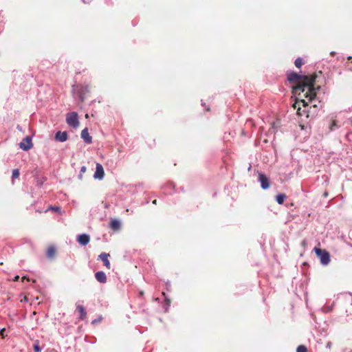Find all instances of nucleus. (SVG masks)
Instances as JSON below:
<instances>
[{
	"label": "nucleus",
	"mask_w": 352,
	"mask_h": 352,
	"mask_svg": "<svg viewBox=\"0 0 352 352\" xmlns=\"http://www.w3.org/2000/svg\"><path fill=\"white\" fill-rule=\"evenodd\" d=\"M287 80L289 82H294L296 85L292 87V93L298 95L302 98H296L292 107L296 109V113L299 116H302L307 111L301 110V107L305 109L307 107V102L305 98L311 101L316 96V90L320 89V86L316 88L314 87L317 74L314 73L309 76L300 75L294 72H289L287 74Z\"/></svg>",
	"instance_id": "obj_1"
},
{
	"label": "nucleus",
	"mask_w": 352,
	"mask_h": 352,
	"mask_svg": "<svg viewBox=\"0 0 352 352\" xmlns=\"http://www.w3.org/2000/svg\"><path fill=\"white\" fill-rule=\"evenodd\" d=\"M49 210H54V211H56V212H58L60 210V208L58 207L50 206L49 207Z\"/></svg>",
	"instance_id": "obj_21"
},
{
	"label": "nucleus",
	"mask_w": 352,
	"mask_h": 352,
	"mask_svg": "<svg viewBox=\"0 0 352 352\" xmlns=\"http://www.w3.org/2000/svg\"><path fill=\"white\" fill-rule=\"evenodd\" d=\"M109 256H110L109 254L104 253V252L100 254L99 256V258L102 260L104 266L109 270L111 268V264L109 261Z\"/></svg>",
	"instance_id": "obj_8"
},
{
	"label": "nucleus",
	"mask_w": 352,
	"mask_h": 352,
	"mask_svg": "<svg viewBox=\"0 0 352 352\" xmlns=\"http://www.w3.org/2000/svg\"><path fill=\"white\" fill-rule=\"evenodd\" d=\"M81 138L87 144H91L92 142V138L89 135L87 128H85L82 131Z\"/></svg>",
	"instance_id": "obj_10"
},
{
	"label": "nucleus",
	"mask_w": 352,
	"mask_h": 352,
	"mask_svg": "<svg viewBox=\"0 0 352 352\" xmlns=\"http://www.w3.org/2000/svg\"><path fill=\"white\" fill-rule=\"evenodd\" d=\"M78 242L82 245H86L90 241V237L88 234H82L78 236Z\"/></svg>",
	"instance_id": "obj_9"
},
{
	"label": "nucleus",
	"mask_w": 352,
	"mask_h": 352,
	"mask_svg": "<svg viewBox=\"0 0 352 352\" xmlns=\"http://www.w3.org/2000/svg\"><path fill=\"white\" fill-rule=\"evenodd\" d=\"M24 280H27L28 281L30 280V279L28 278H27L26 276L22 277V281H23Z\"/></svg>",
	"instance_id": "obj_26"
},
{
	"label": "nucleus",
	"mask_w": 352,
	"mask_h": 352,
	"mask_svg": "<svg viewBox=\"0 0 352 352\" xmlns=\"http://www.w3.org/2000/svg\"><path fill=\"white\" fill-rule=\"evenodd\" d=\"M104 176V171L102 164L97 163L96 166V171L94 173V178L102 179Z\"/></svg>",
	"instance_id": "obj_6"
},
{
	"label": "nucleus",
	"mask_w": 352,
	"mask_h": 352,
	"mask_svg": "<svg viewBox=\"0 0 352 352\" xmlns=\"http://www.w3.org/2000/svg\"><path fill=\"white\" fill-rule=\"evenodd\" d=\"M23 301H24V302H25V301H28V298H27L26 296H25V297L23 298V299H22V300H21V302H23Z\"/></svg>",
	"instance_id": "obj_27"
},
{
	"label": "nucleus",
	"mask_w": 352,
	"mask_h": 352,
	"mask_svg": "<svg viewBox=\"0 0 352 352\" xmlns=\"http://www.w3.org/2000/svg\"><path fill=\"white\" fill-rule=\"evenodd\" d=\"M313 107V108H317V105H316V104H314V105H313V107Z\"/></svg>",
	"instance_id": "obj_33"
},
{
	"label": "nucleus",
	"mask_w": 352,
	"mask_h": 352,
	"mask_svg": "<svg viewBox=\"0 0 352 352\" xmlns=\"http://www.w3.org/2000/svg\"><path fill=\"white\" fill-rule=\"evenodd\" d=\"M20 148L23 151H28L33 146V144L32 142V138L30 136L25 137L22 142L19 143Z\"/></svg>",
	"instance_id": "obj_5"
},
{
	"label": "nucleus",
	"mask_w": 352,
	"mask_h": 352,
	"mask_svg": "<svg viewBox=\"0 0 352 352\" xmlns=\"http://www.w3.org/2000/svg\"><path fill=\"white\" fill-rule=\"evenodd\" d=\"M336 122H333L332 125H331V127H330V130H331V131H332V130H333V128L334 126H336Z\"/></svg>",
	"instance_id": "obj_24"
},
{
	"label": "nucleus",
	"mask_w": 352,
	"mask_h": 352,
	"mask_svg": "<svg viewBox=\"0 0 352 352\" xmlns=\"http://www.w3.org/2000/svg\"><path fill=\"white\" fill-rule=\"evenodd\" d=\"M296 352H307V349L305 345H299L297 347Z\"/></svg>",
	"instance_id": "obj_18"
},
{
	"label": "nucleus",
	"mask_w": 352,
	"mask_h": 352,
	"mask_svg": "<svg viewBox=\"0 0 352 352\" xmlns=\"http://www.w3.org/2000/svg\"><path fill=\"white\" fill-rule=\"evenodd\" d=\"M351 58H352V57H351V56H349V57L347 58V59H348V60H351Z\"/></svg>",
	"instance_id": "obj_32"
},
{
	"label": "nucleus",
	"mask_w": 352,
	"mask_h": 352,
	"mask_svg": "<svg viewBox=\"0 0 352 352\" xmlns=\"http://www.w3.org/2000/svg\"><path fill=\"white\" fill-rule=\"evenodd\" d=\"M76 310L79 312L80 315L78 317L79 320H83L87 317V312L82 305H76Z\"/></svg>",
	"instance_id": "obj_11"
},
{
	"label": "nucleus",
	"mask_w": 352,
	"mask_h": 352,
	"mask_svg": "<svg viewBox=\"0 0 352 352\" xmlns=\"http://www.w3.org/2000/svg\"><path fill=\"white\" fill-rule=\"evenodd\" d=\"M12 178L13 179H16V178H19V169H14L12 170Z\"/></svg>",
	"instance_id": "obj_20"
},
{
	"label": "nucleus",
	"mask_w": 352,
	"mask_h": 352,
	"mask_svg": "<svg viewBox=\"0 0 352 352\" xmlns=\"http://www.w3.org/2000/svg\"><path fill=\"white\" fill-rule=\"evenodd\" d=\"M294 64L296 67L300 68L304 64V62L303 60L299 57L296 59Z\"/></svg>",
	"instance_id": "obj_17"
},
{
	"label": "nucleus",
	"mask_w": 352,
	"mask_h": 352,
	"mask_svg": "<svg viewBox=\"0 0 352 352\" xmlns=\"http://www.w3.org/2000/svg\"><path fill=\"white\" fill-rule=\"evenodd\" d=\"M17 129H18L19 131H21V128L19 126H17Z\"/></svg>",
	"instance_id": "obj_31"
},
{
	"label": "nucleus",
	"mask_w": 352,
	"mask_h": 352,
	"mask_svg": "<svg viewBox=\"0 0 352 352\" xmlns=\"http://www.w3.org/2000/svg\"><path fill=\"white\" fill-rule=\"evenodd\" d=\"M34 352H41V349L39 346L38 340L35 341V343L34 344Z\"/></svg>",
	"instance_id": "obj_19"
},
{
	"label": "nucleus",
	"mask_w": 352,
	"mask_h": 352,
	"mask_svg": "<svg viewBox=\"0 0 352 352\" xmlns=\"http://www.w3.org/2000/svg\"><path fill=\"white\" fill-rule=\"evenodd\" d=\"M74 91L77 92V94L80 99L81 101L85 100V96L86 93L89 91V86H83V85H77L76 87L73 88Z\"/></svg>",
	"instance_id": "obj_4"
},
{
	"label": "nucleus",
	"mask_w": 352,
	"mask_h": 352,
	"mask_svg": "<svg viewBox=\"0 0 352 352\" xmlns=\"http://www.w3.org/2000/svg\"><path fill=\"white\" fill-rule=\"evenodd\" d=\"M66 121L69 126L76 128L79 125L77 113L71 112L67 113L66 116Z\"/></svg>",
	"instance_id": "obj_3"
},
{
	"label": "nucleus",
	"mask_w": 352,
	"mask_h": 352,
	"mask_svg": "<svg viewBox=\"0 0 352 352\" xmlns=\"http://www.w3.org/2000/svg\"><path fill=\"white\" fill-rule=\"evenodd\" d=\"M286 199V195L285 194H278L276 197V200L279 204H283Z\"/></svg>",
	"instance_id": "obj_16"
},
{
	"label": "nucleus",
	"mask_w": 352,
	"mask_h": 352,
	"mask_svg": "<svg viewBox=\"0 0 352 352\" xmlns=\"http://www.w3.org/2000/svg\"><path fill=\"white\" fill-rule=\"evenodd\" d=\"M323 195H324V197H327L328 196V193L327 192H324Z\"/></svg>",
	"instance_id": "obj_29"
},
{
	"label": "nucleus",
	"mask_w": 352,
	"mask_h": 352,
	"mask_svg": "<svg viewBox=\"0 0 352 352\" xmlns=\"http://www.w3.org/2000/svg\"><path fill=\"white\" fill-rule=\"evenodd\" d=\"M258 180L261 182V185L263 189L265 190L270 187V181L264 174L259 173Z\"/></svg>",
	"instance_id": "obj_7"
},
{
	"label": "nucleus",
	"mask_w": 352,
	"mask_h": 352,
	"mask_svg": "<svg viewBox=\"0 0 352 352\" xmlns=\"http://www.w3.org/2000/svg\"><path fill=\"white\" fill-rule=\"evenodd\" d=\"M109 227L111 230L118 231L120 229L121 227L120 222L117 219H113L110 222Z\"/></svg>",
	"instance_id": "obj_15"
},
{
	"label": "nucleus",
	"mask_w": 352,
	"mask_h": 352,
	"mask_svg": "<svg viewBox=\"0 0 352 352\" xmlns=\"http://www.w3.org/2000/svg\"><path fill=\"white\" fill-rule=\"evenodd\" d=\"M56 250L54 246L50 245L48 247L46 256L49 259H54L56 256Z\"/></svg>",
	"instance_id": "obj_13"
},
{
	"label": "nucleus",
	"mask_w": 352,
	"mask_h": 352,
	"mask_svg": "<svg viewBox=\"0 0 352 352\" xmlns=\"http://www.w3.org/2000/svg\"><path fill=\"white\" fill-rule=\"evenodd\" d=\"M166 302H167V305H170V300L169 299H167V298H166Z\"/></svg>",
	"instance_id": "obj_28"
},
{
	"label": "nucleus",
	"mask_w": 352,
	"mask_h": 352,
	"mask_svg": "<svg viewBox=\"0 0 352 352\" xmlns=\"http://www.w3.org/2000/svg\"><path fill=\"white\" fill-rule=\"evenodd\" d=\"M55 139L60 142H65L67 140V133L66 131H58L55 135Z\"/></svg>",
	"instance_id": "obj_12"
},
{
	"label": "nucleus",
	"mask_w": 352,
	"mask_h": 352,
	"mask_svg": "<svg viewBox=\"0 0 352 352\" xmlns=\"http://www.w3.org/2000/svg\"><path fill=\"white\" fill-rule=\"evenodd\" d=\"M315 253L318 256V257L320 258V263L324 265H327L330 262V254L329 253L325 250H321L318 248H314V249Z\"/></svg>",
	"instance_id": "obj_2"
},
{
	"label": "nucleus",
	"mask_w": 352,
	"mask_h": 352,
	"mask_svg": "<svg viewBox=\"0 0 352 352\" xmlns=\"http://www.w3.org/2000/svg\"><path fill=\"white\" fill-rule=\"evenodd\" d=\"M153 204H157V200H156V199H155V200L153 201Z\"/></svg>",
	"instance_id": "obj_30"
},
{
	"label": "nucleus",
	"mask_w": 352,
	"mask_h": 352,
	"mask_svg": "<svg viewBox=\"0 0 352 352\" xmlns=\"http://www.w3.org/2000/svg\"><path fill=\"white\" fill-rule=\"evenodd\" d=\"M95 277L96 280L102 283H104L107 282V276L104 272H98L95 274Z\"/></svg>",
	"instance_id": "obj_14"
},
{
	"label": "nucleus",
	"mask_w": 352,
	"mask_h": 352,
	"mask_svg": "<svg viewBox=\"0 0 352 352\" xmlns=\"http://www.w3.org/2000/svg\"><path fill=\"white\" fill-rule=\"evenodd\" d=\"M19 279V276H16L14 278L13 280H14V281H16V280H18Z\"/></svg>",
	"instance_id": "obj_25"
},
{
	"label": "nucleus",
	"mask_w": 352,
	"mask_h": 352,
	"mask_svg": "<svg viewBox=\"0 0 352 352\" xmlns=\"http://www.w3.org/2000/svg\"><path fill=\"white\" fill-rule=\"evenodd\" d=\"M4 331H5V329H2L1 330V331H0V334L1 335V336H2L3 338H4V336H4Z\"/></svg>",
	"instance_id": "obj_23"
},
{
	"label": "nucleus",
	"mask_w": 352,
	"mask_h": 352,
	"mask_svg": "<svg viewBox=\"0 0 352 352\" xmlns=\"http://www.w3.org/2000/svg\"><path fill=\"white\" fill-rule=\"evenodd\" d=\"M86 167L85 166H82L81 168H80V173L82 174L84 173H85L86 171Z\"/></svg>",
	"instance_id": "obj_22"
}]
</instances>
